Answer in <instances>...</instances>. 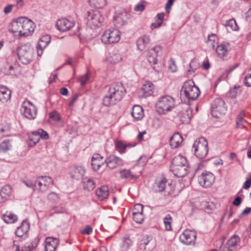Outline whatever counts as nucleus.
<instances>
[{"label": "nucleus", "instance_id": "nucleus-13", "mask_svg": "<svg viewBox=\"0 0 251 251\" xmlns=\"http://www.w3.org/2000/svg\"><path fill=\"white\" fill-rule=\"evenodd\" d=\"M37 189L41 192L46 191L53 184V180L49 176H40L36 179Z\"/></svg>", "mask_w": 251, "mask_h": 251}, {"label": "nucleus", "instance_id": "nucleus-21", "mask_svg": "<svg viewBox=\"0 0 251 251\" xmlns=\"http://www.w3.org/2000/svg\"><path fill=\"white\" fill-rule=\"evenodd\" d=\"M127 19V14L126 12L117 13L114 19V24L117 27L120 28L126 24Z\"/></svg>", "mask_w": 251, "mask_h": 251}, {"label": "nucleus", "instance_id": "nucleus-57", "mask_svg": "<svg viewBox=\"0 0 251 251\" xmlns=\"http://www.w3.org/2000/svg\"><path fill=\"white\" fill-rule=\"evenodd\" d=\"M89 79V76L88 74H85V75L80 77L79 79V81L80 82L81 85L82 86H84L86 84L87 81Z\"/></svg>", "mask_w": 251, "mask_h": 251}, {"label": "nucleus", "instance_id": "nucleus-29", "mask_svg": "<svg viewBox=\"0 0 251 251\" xmlns=\"http://www.w3.org/2000/svg\"><path fill=\"white\" fill-rule=\"evenodd\" d=\"M167 182V180L165 178L156 180L153 184L152 190L156 193L163 192L165 190Z\"/></svg>", "mask_w": 251, "mask_h": 251}, {"label": "nucleus", "instance_id": "nucleus-5", "mask_svg": "<svg viewBox=\"0 0 251 251\" xmlns=\"http://www.w3.org/2000/svg\"><path fill=\"white\" fill-rule=\"evenodd\" d=\"M17 51L19 58L23 64H27L32 61L34 51L30 44L26 43L18 47Z\"/></svg>", "mask_w": 251, "mask_h": 251}, {"label": "nucleus", "instance_id": "nucleus-37", "mask_svg": "<svg viewBox=\"0 0 251 251\" xmlns=\"http://www.w3.org/2000/svg\"><path fill=\"white\" fill-rule=\"evenodd\" d=\"M83 189L88 191L93 190L96 187V183L93 179L85 177L82 179Z\"/></svg>", "mask_w": 251, "mask_h": 251}, {"label": "nucleus", "instance_id": "nucleus-36", "mask_svg": "<svg viewBox=\"0 0 251 251\" xmlns=\"http://www.w3.org/2000/svg\"><path fill=\"white\" fill-rule=\"evenodd\" d=\"M11 98V91L3 86H0V101L5 102Z\"/></svg>", "mask_w": 251, "mask_h": 251}, {"label": "nucleus", "instance_id": "nucleus-58", "mask_svg": "<svg viewBox=\"0 0 251 251\" xmlns=\"http://www.w3.org/2000/svg\"><path fill=\"white\" fill-rule=\"evenodd\" d=\"M245 85L247 87H251V75L248 74L244 81Z\"/></svg>", "mask_w": 251, "mask_h": 251}, {"label": "nucleus", "instance_id": "nucleus-4", "mask_svg": "<svg viewBox=\"0 0 251 251\" xmlns=\"http://www.w3.org/2000/svg\"><path fill=\"white\" fill-rule=\"evenodd\" d=\"M195 155L199 159L206 157L208 152V142L204 137L197 139L193 146Z\"/></svg>", "mask_w": 251, "mask_h": 251}, {"label": "nucleus", "instance_id": "nucleus-55", "mask_svg": "<svg viewBox=\"0 0 251 251\" xmlns=\"http://www.w3.org/2000/svg\"><path fill=\"white\" fill-rule=\"evenodd\" d=\"M245 116V112L244 111H241L236 120V124L239 126L240 125H242L244 121V117Z\"/></svg>", "mask_w": 251, "mask_h": 251}, {"label": "nucleus", "instance_id": "nucleus-33", "mask_svg": "<svg viewBox=\"0 0 251 251\" xmlns=\"http://www.w3.org/2000/svg\"><path fill=\"white\" fill-rule=\"evenodd\" d=\"M154 85L150 81H147L141 88L143 97L146 98L151 96L153 93Z\"/></svg>", "mask_w": 251, "mask_h": 251}, {"label": "nucleus", "instance_id": "nucleus-42", "mask_svg": "<svg viewBox=\"0 0 251 251\" xmlns=\"http://www.w3.org/2000/svg\"><path fill=\"white\" fill-rule=\"evenodd\" d=\"M91 6L96 8H103L106 4V0H89Z\"/></svg>", "mask_w": 251, "mask_h": 251}, {"label": "nucleus", "instance_id": "nucleus-41", "mask_svg": "<svg viewBox=\"0 0 251 251\" xmlns=\"http://www.w3.org/2000/svg\"><path fill=\"white\" fill-rule=\"evenodd\" d=\"M40 140V137L35 133V131L32 132L29 136L28 145L30 147L35 146Z\"/></svg>", "mask_w": 251, "mask_h": 251}, {"label": "nucleus", "instance_id": "nucleus-62", "mask_svg": "<svg viewBox=\"0 0 251 251\" xmlns=\"http://www.w3.org/2000/svg\"><path fill=\"white\" fill-rule=\"evenodd\" d=\"M175 0H168L166 4L165 8L167 12L169 13Z\"/></svg>", "mask_w": 251, "mask_h": 251}, {"label": "nucleus", "instance_id": "nucleus-45", "mask_svg": "<svg viewBox=\"0 0 251 251\" xmlns=\"http://www.w3.org/2000/svg\"><path fill=\"white\" fill-rule=\"evenodd\" d=\"M122 249L123 251H126L131 247L132 242L128 236H125L123 240Z\"/></svg>", "mask_w": 251, "mask_h": 251}, {"label": "nucleus", "instance_id": "nucleus-49", "mask_svg": "<svg viewBox=\"0 0 251 251\" xmlns=\"http://www.w3.org/2000/svg\"><path fill=\"white\" fill-rule=\"evenodd\" d=\"M132 217L133 220L137 223L141 224L144 220L145 217L143 213H132Z\"/></svg>", "mask_w": 251, "mask_h": 251}, {"label": "nucleus", "instance_id": "nucleus-24", "mask_svg": "<svg viewBox=\"0 0 251 251\" xmlns=\"http://www.w3.org/2000/svg\"><path fill=\"white\" fill-rule=\"evenodd\" d=\"M178 116L183 124H188L193 116L192 110L191 108L187 107L185 110L179 112Z\"/></svg>", "mask_w": 251, "mask_h": 251}, {"label": "nucleus", "instance_id": "nucleus-59", "mask_svg": "<svg viewBox=\"0 0 251 251\" xmlns=\"http://www.w3.org/2000/svg\"><path fill=\"white\" fill-rule=\"evenodd\" d=\"M39 242V239L38 237H36L33 239L29 245L31 247V248L34 250L37 247Z\"/></svg>", "mask_w": 251, "mask_h": 251}, {"label": "nucleus", "instance_id": "nucleus-35", "mask_svg": "<svg viewBox=\"0 0 251 251\" xmlns=\"http://www.w3.org/2000/svg\"><path fill=\"white\" fill-rule=\"evenodd\" d=\"M109 189L107 186L103 185L98 188L96 191V194L101 201H103L108 198L109 195Z\"/></svg>", "mask_w": 251, "mask_h": 251}, {"label": "nucleus", "instance_id": "nucleus-9", "mask_svg": "<svg viewBox=\"0 0 251 251\" xmlns=\"http://www.w3.org/2000/svg\"><path fill=\"white\" fill-rule=\"evenodd\" d=\"M226 111L224 101L221 99H216L211 103V114L216 118H220Z\"/></svg>", "mask_w": 251, "mask_h": 251}, {"label": "nucleus", "instance_id": "nucleus-6", "mask_svg": "<svg viewBox=\"0 0 251 251\" xmlns=\"http://www.w3.org/2000/svg\"><path fill=\"white\" fill-rule=\"evenodd\" d=\"M86 19L87 24L91 28L100 27L103 22L104 18L99 11H87Z\"/></svg>", "mask_w": 251, "mask_h": 251}, {"label": "nucleus", "instance_id": "nucleus-34", "mask_svg": "<svg viewBox=\"0 0 251 251\" xmlns=\"http://www.w3.org/2000/svg\"><path fill=\"white\" fill-rule=\"evenodd\" d=\"M115 148L120 153L125 152L126 149L127 148H131L134 147L135 144L126 143L122 141L117 140L115 142Z\"/></svg>", "mask_w": 251, "mask_h": 251}, {"label": "nucleus", "instance_id": "nucleus-50", "mask_svg": "<svg viewBox=\"0 0 251 251\" xmlns=\"http://www.w3.org/2000/svg\"><path fill=\"white\" fill-rule=\"evenodd\" d=\"M104 164L103 161H98L95 160H91V166L93 169L95 171H98L100 169L102 165Z\"/></svg>", "mask_w": 251, "mask_h": 251}, {"label": "nucleus", "instance_id": "nucleus-22", "mask_svg": "<svg viewBox=\"0 0 251 251\" xmlns=\"http://www.w3.org/2000/svg\"><path fill=\"white\" fill-rule=\"evenodd\" d=\"M170 170L175 176L179 177H184L188 173V165L171 166Z\"/></svg>", "mask_w": 251, "mask_h": 251}, {"label": "nucleus", "instance_id": "nucleus-17", "mask_svg": "<svg viewBox=\"0 0 251 251\" xmlns=\"http://www.w3.org/2000/svg\"><path fill=\"white\" fill-rule=\"evenodd\" d=\"M50 41L51 37L49 35H45L40 38L36 46L38 56H41L44 50L50 43Z\"/></svg>", "mask_w": 251, "mask_h": 251}, {"label": "nucleus", "instance_id": "nucleus-54", "mask_svg": "<svg viewBox=\"0 0 251 251\" xmlns=\"http://www.w3.org/2000/svg\"><path fill=\"white\" fill-rule=\"evenodd\" d=\"M144 206L142 204L137 203L134 205L132 213H143Z\"/></svg>", "mask_w": 251, "mask_h": 251}, {"label": "nucleus", "instance_id": "nucleus-25", "mask_svg": "<svg viewBox=\"0 0 251 251\" xmlns=\"http://www.w3.org/2000/svg\"><path fill=\"white\" fill-rule=\"evenodd\" d=\"M30 224L26 220H24L21 226L17 227L15 235L19 237L25 235L29 229Z\"/></svg>", "mask_w": 251, "mask_h": 251}, {"label": "nucleus", "instance_id": "nucleus-40", "mask_svg": "<svg viewBox=\"0 0 251 251\" xmlns=\"http://www.w3.org/2000/svg\"><path fill=\"white\" fill-rule=\"evenodd\" d=\"M224 25L226 27L227 30L237 31L239 29L236 22L234 19L227 20Z\"/></svg>", "mask_w": 251, "mask_h": 251}, {"label": "nucleus", "instance_id": "nucleus-51", "mask_svg": "<svg viewBox=\"0 0 251 251\" xmlns=\"http://www.w3.org/2000/svg\"><path fill=\"white\" fill-rule=\"evenodd\" d=\"M35 133H37L39 137L42 139L47 140L49 138L48 133L43 129H39L37 131H35Z\"/></svg>", "mask_w": 251, "mask_h": 251}, {"label": "nucleus", "instance_id": "nucleus-38", "mask_svg": "<svg viewBox=\"0 0 251 251\" xmlns=\"http://www.w3.org/2000/svg\"><path fill=\"white\" fill-rule=\"evenodd\" d=\"M188 165V162L186 158L181 155H178L175 156L172 161V165L171 166Z\"/></svg>", "mask_w": 251, "mask_h": 251}, {"label": "nucleus", "instance_id": "nucleus-23", "mask_svg": "<svg viewBox=\"0 0 251 251\" xmlns=\"http://www.w3.org/2000/svg\"><path fill=\"white\" fill-rule=\"evenodd\" d=\"M59 240L57 238L49 237L45 241L46 251H55L58 244Z\"/></svg>", "mask_w": 251, "mask_h": 251}, {"label": "nucleus", "instance_id": "nucleus-28", "mask_svg": "<svg viewBox=\"0 0 251 251\" xmlns=\"http://www.w3.org/2000/svg\"><path fill=\"white\" fill-rule=\"evenodd\" d=\"M229 47V45L227 43H222L218 45L216 48V52L218 56L225 59L227 56Z\"/></svg>", "mask_w": 251, "mask_h": 251}, {"label": "nucleus", "instance_id": "nucleus-16", "mask_svg": "<svg viewBox=\"0 0 251 251\" xmlns=\"http://www.w3.org/2000/svg\"><path fill=\"white\" fill-rule=\"evenodd\" d=\"M75 25L73 21L69 20L66 18H62L57 21L56 27L60 31L65 32L70 30Z\"/></svg>", "mask_w": 251, "mask_h": 251}, {"label": "nucleus", "instance_id": "nucleus-7", "mask_svg": "<svg viewBox=\"0 0 251 251\" xmlns=\"http://www.w3.org/2000/svg\"><path fill=\"white\" fill-rule=\"evenodd\" d=\"M121 38V32L117 29L106 30L101 37V42L104 44H111L118 42Z\"/></svg>", "mask_w": 251, "mask_h": 251}, {"label": "nucleus", "instance_id": "nucleus-14", "mask_svg": "<svg viewBox=\"0 0 251 251\" xmlns=\"http://www.w3.org/2000/svg\"><path fill=\"white\" fill-rule=\"evenodd\" d=\"M22 24V36H28L31 35L34 30L33 22L25 17H21Z\"/></svg>", "mask_w": 251, "mask_h": 251}, {"label": "nucleus", "instance_id": "nucleus-30", "mask_svg": "<svg viewBox=\"0 0 251 251\" xmlns=\"http://www.w3.org/2000/svg\"><path fill=\"white\" fill-rule=\"evenodd\" d=\"M12 194L10 186H4L0 190V202H3L7 200Z\"/></svg>", "mask_w": 251, "mask_h": 251}, {"label": "nucleus", "instance_id": "nucleus-20", "mask_svg": "<svg viewBox=\"0 0 251 251\" xmlns=\"http://www.w3.org/2000/svg\"><path fill=\"white\" fill-rule=\"evenodd\" d=\"M121 55L114 50L109 52L106 55L105 61L111 64H115L122 60Z\"/></svg>", "mask_w": 251, "mask_h": 251}, {"label": "nucleus", "instance_id": "nucleus-63", "mask_svg": "<svg viewBox=\"0 0 251 251\" xmlns=\"http://www.w3.org/2000/svg\"><path fill=\"white\" fill-rule=\"evenodd\" d=\"M150 242V238L149 237H147L146 238L142 240L141 245V246H143V247L145 248V249H146L147 246L149 244Z\"/></svg>", "mask_w": 251, "mask_h": 251}, {"label": "nucleus", "instance_id": "nucleus-19", "mask_svg": "<svg viewBox=\"0 0 251 251\" xmlns=\"http://www.w3.org/2000/svg\"><path fill=\"white\" fill-rule=\"evenodd\" d=\"M22 18L20 17L11 22L9 30L13 34L18 33L19 36H22Z\"/></svg>", "mask_w": 251, "mask_h": 251}, {"label": "nucleus", "instance_id": "nucleus-39", "mask_svg": "<svg viewBox=\"0 0 251 251\" xmlns=\"http://www.w3.org/2000/svg\"><path fill=\"white\" fill-rule=\"evenodd\" d=\"M12 148V145L10 139L4 140L0 143V151L3 153L10 151Z\"/></svg>", "mask_w": 251, "mask_h": 251}, {"label": "nucleus", "instance_id": "nucleus-53", "mask_svg": "<svg viewBox=\"0 0 251 251\" xmlns=\"http://www.w3.org/2000/svg\"><path fill=\"white\" fill-rule=\"evenodd\" d=\"M145 2L141 1L134 7V10L137 12H142L145 9Z\"/></svg>", "mask_w": 251, "mask_h": 251}, {"label": "nucleus", "instance_id": "nucleus-47", "mask_svg": "<svg viewBox=\"0 0 251 251\" xmlns=\"http://www.w3.org/2000/svg\"><path fill=\"white\" fill-rule=\"evenodd\" d=\"M240 240L239 237L237 235L234 234L228 240L227 244L229 247H234L237 245Z\"/></svg>", "mask_w": 251, "mask_h": 251}, {"label": "nucleus", "instance_id": "nucleus-44", "mask_svg": "<svg viewBox=\"0 0 251 251\" xmlns=\"http://www.w3.org/2000/svg\"><path fill=\"white\" fill-rule=\"evenodd\" d=\"M173 219L170 214H167L163 219V222L165 225V229L168 231L172 229V223Z\"/></svg>", "mask_w": 251, "mask_h": 251}, {"label": "nucleus", "instance_id": "nucleus-8", "mask_svg": "<svg viewBox=\"0 0 251 251\" xmlns=\"http://www.w3.org/2000/svg\"><path fill=\"white\" fill-rule=\"evenodd\" d=\"M21 111L27 119L33 120L36 117L37 109L30 101L25 100L22 103Z\"/></svg>", "mask_w": 251, "mask_h": 251}, {"label": "nucleus", "instance_id": "nucleus-1", "mask_svg": "<svg viewBox=\"0 0 251 251\" xmlns=\"http://www.w3.org/2000/svg\"><path fill=\"white\" fill-rule=\"evenodd\" d=\"M126 90L121 83L111 85L108 91L103 97L102 102L104 105L109 106L120 101L126 94Z\"/></svg>", "mask_w": 251, "mask_h": 251}, {"label": "nucleus", "instance_id": "nucleus-18", "mask_svg": "<svg viewBox=\"0 0 251 251\" xmlns=\"http://www.w3.org/2000/svg\"><path fill=\"white\" fill-rule=\"evenodd\" d=\"M107 166L110 169H113L123 164V160L115 155H110L104 160Z\"/></svg>", "mask_w": 251, "mask_h": 251}, {"label": "nucleus", "instance_id": "nucleus-56", "mask_svg": "<svg viewBox=\"0 0 251 251\" xmlns=\"http://www.w3.org/2000/svg\"><path fill=\"white\" fill-rule=\"evenodd\" d=\"M23 183L28 188H32L33 190H35V188L37 189L36 181L34 183L29 180L24 181Z\"/></svg>", "mask_w": 251, "mask_h": 251}, {"label": "nucleus", "instance_id": "nucleus-48", "mask_svg": "<svg viewBox=\"0 0 251 251\" xmlns=\"http://www.w3.org/2000/svg\"><path fill=\"white\" fill-rule=\"evenodd\" d=\"M60 198L59 194L53 192H50L48 195V199L53 203L58 202Z\"/></svg>", "mask_w": 251, "mask_h": 251}, {"label": "nucleus", "instance_id": "nucleus-43", "mask_svg": "<svg viewBox=\"0 0 251 251\" xmlns=\"http://www.w3.org/2000/svg\"><path fill=\"white\" fill-rule=\"evenodd\" d=\"M2 219L6 224L14 223L18 220L17 217L16 215L11 213L3 215Z\"/></svg>", "mask_w": 251, "mask_h": 251}, {"label": "nucleus", "instance_id": "nucleus-32", "mask_svg": "<svg viewBox=\"0 0 251 251\" xmlns=\"http://www.w3.org/2000/svg\"><path fill=\"white\" fill-rule=\"evenodd\" d=\"M85 172L84 167L81 166H76L74 167L71 172V176L76 179H79L83 177Z\"/></svg>", "mask_w": 251, "mask_h": 251}, {"label": "nucleus", "instance_id": "nucleus-60", "mask_svg": "<svg viewBox=\"0 0 251 251\" xmlns=\"http://www.w3.org/2000/svg\"><path fill=\"white\" fill-rule=\"evenodd\" d=\"M92 232V228L89 226H87L84 229L81 231L83 234H90Z\"/></svg>", "mask_w": 251, "mask_h": 251}, {"label": "nucleus", "instance_id": "nucleus-15", "mask_svg": "<svg viewBox=\"0 0 251 251\" xmlns=\"http://www.w3.org/2000/svg\"><path fill=\"white\" fill-rule=\"evenodd\" d=\"M161 50L162 49L160 46H156L151 49L148 52V60L152 67V68L156 71H158V70L155 69V67L154 65L156 64L157 63V59L156 57L161 52Z\"/></svg>", "mask_w": 251, "mask_h": 251}, {"label": "nucleus", "instance_id": "nucleus-26", "mask_svg": "<svg viewBox=\"0 0 251 251\" xmlns=\"http://www.w3.org/2000/svg\"><path fill=\"white\" fill-rule=\"evenodd\" d=\"M150 38L149 36L144 35L137 40V47L139 50H146L150 44Z\"/></svg>", "mask_w": 251, "mask_h": 251}, {"label": "nucleus", "instance_id": "nucleus-31", "mask_svg": "<svg viewBox=\"0 0 251 251\" xmlns=\"http://www.w3.org/2000/svg\"><path fill=\"white\" fill-rule=\"evenodd\" d=\"M182 141V136L178 132H176L171 137L170 145L172 148H176L181 145Z\"/></svg>", "mask_w": 251, "mask_h": 251}, {"label": "nucleus", "instance_id": "nucleus-10", "mask_svg": "<svg viewBox=\"0 0 251 251\" xmlns=\"http://www.w3.org/2000/svg\"><path fill=\"white\" fill-rule=\"evenodd\" d=\"M138 166H136L130 169H124L120 171V177L128 181L136 180L139 178L141 174V171L137 172L135 169Z\"/></svg>", "mask_w": 251, "mask_h": 251}, {"label": "nucleus", "instance_id": "nucleus-64", "mask_svg": "<svg viewBox=\"0 0 251 251\" xmlns=\"http://www.w3.org/2000/svg\"><path fill=\"white\" fill-rule=\"evenodd\" d=\"M251 186V176L250 179L247 180L244 183L243 188L245 189H249Z\"/></svg>", "mask_w": 251, "mask_h": 251}, {"label": "nucleus", "instance_id": "nucleus-61", "mask_svg": "<svg viewBox=\"0 0 251 251\" xmlns=\"http://www.w3.org/2000/svg\"><path fill=\"white\" fill-rule=\"evenodd\" d=\"M14 6L13 4H10L6 5L3 9L4 12L5 14H8L10 13L13 9V7Z\"/></svg>", "mask_w": 251, "mask_h": 251}, {"label": "nucleus", "instance_id": "nucleus-12", "mask_svg": "<svg viewBox=\"0 0 251 251\" xmlns=\"http://www.w3.org/2000/svg\"><path fill=\"white\" fill-rule=\"evenodd\" d=\"M215 180V176L210 172H203L198 177L199 183L203 187H210Z\"/></svg>", "mask_w": 251, "mask_h": 251}, {"label": "nucleus", "instance_id": "nucleus-2", "mask_svg": "<svg viewBox=\"0 0 251 251\" xmlns=\"http://www.w3.org/2000/svg\"><path fill=\"white\" fill-rule=\"evenodd\" d=\"M176 106L175 99L171 96L160 97L155 104L156 112L159 114L165 115L172 111Z\"/></svg>", "mask_w": 251, "mask_h": 251}, {"label": "nucleus", "instance_id": "nucleus-11", "mask_svg": "<svg viewBox=\"0 0 251 251\" xmlns=\"http://www.w3.org/2000/svg\"><path fill=\"white\" fill-rule=\"evenodd\" d=\"M197 238V233L195 230L185 229L180 235V241L184 245H194Z\"/></svg>", "mask_w": 251, "mask_h": 251}, {"label": "nucleus", "instance_id": "nucleus-52", "mask_svg": "<svg viewBox=\"0 0 251 251\" xmlns=\"http://www.w3.org/2000/svg\"><path fill=\"white\" fill-rule=\"evenodd\" d=\"M49 117L50 118L55 122L60 121L61 119L60 116L56 111L50 112L49 114Z\"/></svg>", "mask_w": 251, "mask_h": 251}, {"label": "nucleus", "instance_id": "nucleus-46", "mask_svg": "<svg viewBox=\"0 0 251 251\" xmlns=\"http://www.w3.org/2000/svg\"><path fill=\"white\" fill-rule=\"evenodd\" d=\"M217 37L216 34H211L208 37V40L207 43L210 47L212 48V49H214L215 47V45L217 43Z\"/></svg>", "mask_w": 251, "mask_h": 251}, {"label": "nucleus", "instance_id": "nucleus-27", "mask_svg": "<svg viewBox=\"0 0 251 251\" xmlns=\"http://www.w3.org/2000/svg\"><path fill=\"white\" fill-rule=\"evenodd\" d=\"M131 115L135 121L141 120L144 116V110L142 107L138 105H134L132 108Z\"/></svg>", "mask_w": 251, "mask_h": 251}, {"label": "nucleus", "instance_id": "nucleus-3", "mask_svg": "<svg viewBox=\"0 0 251 251\" xmlns=\"http://www.w3.org/2000/svg\"><path fill=\"white\" fill-rule=\"evenodd\" d=\"M200 93L199 88L191 80L185 81L181 90V95H184L188 100H196Z\"/></svg>", "mask_w": 251, "mask_h": 251}]
</instances>
